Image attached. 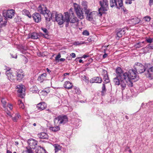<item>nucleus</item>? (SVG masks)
<instances>
[{
  "label": "nucleus",
  "mask_w": 153,
  "mask_h": 153,
  "mask_svg": "<svg viewBox=\"0 0 153 153\" xmlns=\"http://www.w3.org/2000/svg\"><path fill=\"white\" fill-rule=\"evenodd\" d=\"M81 43H79V42H76L74 43V45H79V44H81Z\"/></svg>",
  "instance_id": "nucleus-56"
},
{
  "label": "nucleus",
  "mask_w": 153,
  "mask_h": 153,
  "mask_svg": "<svg viewBox=\"0 0 153 153\" xmlns=\"http://www.w3.org/2000/svg\"><path fill=\"white\" fill-rule=\"evenodd\" d=\"M106 91V89L105 88V85L104 83L102 84V91L101 92V95L104 96L105 95Z\"/></svg>",
  "instance_id": "nucleus-29"
},
{
  "label": "nucleus",
  "mask_w": 153,
  "mask_h": 153,
  "mask_svg": "<svg viewBox=\"0 0 153 153\" xmlns=\"http://www.w3.org/2000/svg\"><path fill=\"white\" fill-rule=\"evenodd\" d=\"M37 153H47V151L43 147H40V148L37 150Z\"/></svg>",
  "instance_id": "nucleus-34"
},
{
  "label": "nucleus",
  "mask_w": 153,
  "mask_h": 153,
  "mask_svg": "<svg viewBox=\"0 0 153 153\" xmlns=\"http://www.w3.org/2000/svg\"><path fill=\"white\" fill-rule=\"evenodd\" d=\"M116 76L119 77L120 79L126 80L127 76V72H123L122 68L120 67H117L115 71Z\"/></svg>",
  "instance_id": "nucleus-6"
},
{
  "label": "nucleus",
  "mask_w": 153,
  "mask_h": 153,
  "mask_svg": "<svg viewBox=\"0 0 153 153\" xmlns=\"http://www.w3.org/2000/svg\"><path fill=\"white\" fill-rule=\"evenodd\" d=\"M88 61L90 63L91 62H92L93 61V60L92 58H90L89 59Z\"/></svg>",
  "instance_id": "nucleus-64"
},
{
  "label": "nucleus",
  "mask_w": 153,
  "mask_h": 153,
  "mask_svg": "<svg viewBox=\"0 0 153 153\" xmlns=\"http://www.w3.org/2000/svg\"><path fill=\"white\" fill-rule=\"evenodd\" d=\"M38 137L41 139H48L49 137L48 134L44 132H41L40 134H38Z\"/></svg>",
  "instance_id": "nucleus-24"
},
{
  "label": "nucleus",
  "mask_w": 153,
  "mask_h": 153,
  "mask_svg": "<svg viewBox=\"0 0 153 153\" xmlns=\"http://www.w3.org/2000/svg\"><path fill=\"white\" fill-rule=\"evenodd\" d=\"M32 17L33 18V20L36 23H39L41 20V15L38 13H34L32 15Z\"/></svg>",
  "instance_id": "nucleus-16"
},
{
  "label": "nucleus",
  "mask_w": 153,
  "mask_h": 153,
  "mask_svg": "<svg viewBox=\"0 0 153 153\" xmlns=\"http://www.w3.org/2000/svg\"><path fill=\"white\" fill-rule=\"evenodd\" d=\"M122 79V80L120 79L119 77L116 76L114 78L113 81L115 85H120L121 89L123 91L125 89L127 82L126 81V79L124 80L123 79Z\"/></svg>",
  "instance_id": "nucleus-5"
},
{
  "label": "nucleus",
  "mask_w": 153,
  "mask_h": 153,
  "mask_svg": "<svg viewBox=\"0 0 153 153\" xmlns=\"http://www.w3.org/2000/svg\"><path fill=\"white\" fill-rule=\"evenodd\" d=\"M74 7L76 14L77 17L80 19H82L84 18L83 9L80 7V6L76 3L74 4Z\"/></svg>",
  "instance_id": "nucleus-8"
},
{
  "label": "nucleus",
  "mask_w": 153,
  "mask_h": 153,
  "mask_svg": "<svg viewBox=\"0 0 153 153\" xmlns=\"http://www.w3.org/2000/svg\"><path fill=\"white\" fill-rule=\"evenodd\" d=\"M147 48L149 49H152L153 48V46H151L150 45L147 46Z\"/></svg>",
  "instance_id": "nucleus-58"
},
{
  "label": "nucleus",
  "mask_w": 153,
  "mask_h": 153,
  "mask_svg": "<svg viewBox=\"0 0 153 153\" xmlns=\"http://www.w3.org/2000/svg\"><path fill=\"white\" fill-rule=\"evenodd\" d=\"M102 71L104 74L103 79H104V81L106 82V83L109 82L110 80L107 71L104 69Z\"/></svg>",
  "instance_id": "nucleus-20"
},
{
  "label": "nucleus",
  "mask_w": 153,
  "mask_h": 153,
  "mask_svg": "<svg viewBox=\"0 0 153 153\" xmlns=\"http://www.w3.org/2000/svg\"><path fill=\"white\" fill-rule=\"evenodd\" d=\"M38 11L40 13L43 14L45 19V20H46L47 18L49 17L48 14L50 13V12L47 10V8L45 7L44 9H43L42 7V6L40 5L37 9Z\"/></svg>",
  "instance_id": "nucleus-10"
},
{
  "label": "nucleus",
  "mask_w": 153,
  "mask_h": 153,
  "mask_svg": "<svg viewBox=\"0 0 153 153\" xmlns=\"http://www.w3.org/2000/svg\"><path fill=\"white\" fill-rule=\"evenodd\" d=\"M79 20L76 17H74L73 18H71L70 20V22L71 23H76L78 24Z\"/></svg>",
  "instance_id": "nucleus-28"
},
{
  "label": "nucleus",
  "mask_w": 153,
  "mask_h": 153,
  "mask_svg": "<svg viewBox=\"0 0 153 153\" xmlns=\"http://www.w3.org/2000/svg\"><path fill=\"white\" fill-rule=\"evenodd\" d=\"M108 56V54L106 53H105L103 55L102 57L104 59L107 57Z\"/></svg>",
  "instance_id": "nucleus-55"
},
{
  "label": "nucleus",
  "mask_w": 153,
  "mask_h": 153,
  "mask_svg": "<svg viewBox=\"0 0 153 153\" xmlns=\"http://www.w3.org/2000/svg\"><path fill=\"white\" fill-rule=\"evenodd\" d=\"M65 59L64 58H61L59 59V61H60L63 62L65 61Z\"/></svg>",
  "instance_id": "nucleus-60"
},
{
  "label": "nucleus",
  "mask_w": 153,
  "mask_h": 153,
  "mask_svg": "<svg viewBox=\"0 0 153 153\" xmlns=\"http://www.w3.org/2000/svg\"><path fill=\"white\" fill-rule=\"evenodd\" d=\"M64 18L63 17V23L64 22H70V17L69 14L68 12L64 13Z\"/></svg>",
  "instance_id": "nucleus-22"
},
{
  "label": "nucleus",
  "mask_w": 153,
  "mask_h": 153,
  "mask_svg": "<svg viewBox=\"0 0 153 153\" xmlns=\"http://www.w3.org/2000/svg\"><path fill=\"white\" fill-rule=\"evenodd\" d=\"M48 92L47 91L44 90L42 91L40 93V94L44 96L47 95Z\"/></svg>",
  "instance_id": "nucleus-38"
},
{
  "label": "nucleus",
  "mask_w": 153,
  "mask_h": 153,
  "mask_svg": "<svg viewBox=\"0 0 153 153\" xmlns=\"http://www.w3.org/2000/svg\"><path fill=\"white\" fill-rule=\"evenodd\" d=\"M27 152L28 153H33V152L31 149H28L27 150Z\"/></svg>",
  "instance_id": "nucleus-54"
},
{
  "label": "nucleus",
  "mask_w": 153,
  "mask_h": 153,
  "mask_svg": "<svg viewBox=\"0 0 153 153\" xmlns=\"http://www.w3.org/2000/svg\"><path fill=\"white\" fill-rule=\"evenodd\" d=\"M53 146L54 148V150L55 153L61 150V147L58 144H54Z\"/></svg>",
  "instance_id": "nucleus-27"
},
{
  "label": "nucleus",
  "mask_w": 153,
  "mask_h": 153,
  "mask_svg": "<svg viewBox=\"0 0 153 153\" xmlns=\"http://www.w3.org/2000/svg\"><path fill=\"white\" fill-rule=\"evenodd\" d=\"M130 21L132 23V24L135 25L139 22L140 19L135 17L134 18H131Z\"/></svg>",
  "instance_id": "nucleus-26"
},
{
  "label": "nucleus",
  "mask_w": 153,
  "mask_h": 153,
  "mask_svg": "<svg viewBox=\"0 0 153 153\" xmlns=\"http://www.w3.org/2000/svg\"><path fill=\"white\" fill-rule=\"evenodd\" d=\"M27 143L30 149H34L37 145L38 142L35 139L31 138L28 140Z\"/></svg>",
  "instance_id": "nucleus-13"
},
{
  "label": "nucleus",
  "mask_w": 153,
  "mask_h": 153,
  "mask_svg": "<svg viewBox=\"0 0 153 153\" xmlns=\"http://www.w3.org/2000/svg\"><path fill=\"white\" fill-rule=\"evenodd\" d=\"M123 0H122V2H119L118 0H110V5L112 7L115 6L117 8L120 9V7H121L122 9L124 10V7L123 6Z\"/></svg>",
  "instance_id": "nucleus-9"
},
{
  "label": "nucleus",
  "mask_w": 153,
  "mask_h": 153,
  "mask_svg": "<svg viewBox=\"0 0 153 153\" xmlns=\"http://www.w3.org/2000/svg\"><path fill=\"white\" fill-rule=\"evenodd\" d=\"M138 73L137 71L133 69H130L128 72H127V76L126 77V81L127 82H130L131 84L129 85V86L132 87L133 85V83L131 82V79H137L138 78L137 74Z\"/></svg>",
  "instance_id": "nucleus-3"
},
{
  "label": "nucleus",
  "mask_w": 153,
  "mask_h": 153,
  "mask_svg": "<svg viewBox=\"0 0 153 153\" xmlns=\"http://www.w3.org/2000/svg\"><path fill=\"white\" fill-rule=\"evenodd\" d=\"M17 88H18V89H21V88H23V85H18L16 86Z\"/></svg>",
  "instance_id": "nucleus-47"
},
{
  "label": "nucleus",
  "mask_w": 153,
  "mask_h": 153,
  "mask_svg": "<svg viewBox=\"0 0 153 153\" xmlns=\"http://www.w3.org/2000/svg\"><path fill=\"white\" fill-rule=\"evenodd\" d=\"M24 57H25V63H27L28 62V59L25 56H24Z\"/></svg>",
  "instance_id": "nucleus-61"
},
{
  "label": "nucleus",
  "mask_w": 153,
  "mask_h": 153,
  "mask_svg": "<svg viewBox=\"0 0 153 153\" xmlns=\"http://www.w3.org/2000/svg\"><path fill=\"white\" fill-rule=\"evenodd\" d=\"M16 79L19 81L21 80L24 77V73L22 70H19L16 72Z\"/></svg>",
  "instance_id": "nucleus-14"
},
{
  "label": "nucleus",
  "mask_w": 153,
  "mask_h": 153,
  "mask_svg": "<svg viewBox=\"0 0 153 153\" xmlns=\"http://www.w3.org/2000/svg\"><path fill=\"white\" fill-rule=\"evenodd\" d=\"M22 13L23 14L26 15L29 18H30L31 17V15L30 13V12L27 10H24L22 11Z\"/></svg>",
  "instance_id": "nucleus-30"
},
{
  "label": "nucleus",
  "mask_w": 153,
  "mask_h": 153,
  "mask_svg": "<svg viewBox=\"0 0 153 153\" xmlns=\"http://www.w3.org/2000/svg\"><path fill=\"white\" fill-rule=\"evenodd\" d=\"M41 34H42L44 36V37L45 38H48V36H46V35L45 34V35L44 34H42V33H41Z\"/></svg>",
  "instance_id": "nucleus-59"
},
{
  "label": "nucleus",
  "mask_w": 153,
  "mask_h": 153,
  "mask_svg": "<svg viewBox=\"0 0 153 153\" xmlns=\"http://www.w3.org/2000/svg\"><path fill=\"white\" fill-rule=\"evenodd\" d=\"M116 32L117 36L116 37L117 39H118L121 37L126 33L125 30L124 28L120 29L117 30Z\"/></svg>",
  "instance_id": "nucleus-15"
},
{
  "label": "nucleus",
  "mask_w": 153,
  "mask_h": 153,
  "mask_svg": "<svg viewBox=\"0 0 153 153\" xmlns=\"http://www.w3.org/2000/svg\"><path fill=\"white\" fill-rule=\"evenodd\" d=\"M15 11L11 9L7 10H4L3 11V15L5 18H12L14 15Z\"/></svg>",
  "instance_id": "nucleus-11"
},
{
  "label": "nucleus",
  "mask_w": 153,
  "mask_h": 153,
  "mask_svg": "<svg viewBox=\"0 0 153 153\" xmlns=\"http://www.w3.org/2000/svg\"><path fill=\"white\" fill-rule=\"evenodd\" d=\"M66 22V24H65V27H67L69 26V23L70 22Z\"/></svg>",
  "instance_id": "nucleus-63"
},
{
  "label": "nucleus",
  "mask_w": 153,
  "mask_h": 153,
  "mask_svg": "<svg viewBox=\"0 0 153 153\" xmlns=\"http://www.w3.org/2000/svg\"><path fill=\"white\" fill-rule=\"evenodd\" d=\"M5 69L6 70L5 72V74L7 76L8 79L10 81L13 79L14 76L13 73L10 70V68L7 66H5Z\"/></svg>",
  "instance_id": "nucleus-12"
},
{
  "label": "nucleus",
  "mask_w": 153,
  "mask_h": 153,
  "mask_svg": "<svg viewBox=\"0 0 153 153\" xmlns=\"http://www.w3.org/2000/svg\"><path fill=\"white\" fill-rule=\"evenodd\" d=\"M18 104L19 105V106L20 108H21L23 109H24L25 108V106L21 100H19L18 101Z\"/></svg>",
  "instance_id": "nucleus-35"
},
{
  "label": "nucleus",
  "mask_w": 153,
  "mask_h": 153,
  "mask_svg": "<svg viewBox=\"0 0 153 153\" xmlns=\"http://www.w3.org/2000/svg\"><path fill=\"white\" fill-rule=\"evenodd\" d=\"M99 3L101 7L98 9V15L100 16H101L103 13V11L104 12L108 10V0H103L102 1H100Z\"/></svg>",
  "instance_id": "nucleus-4"
},
{
  "label": "nucleus",
  "mask_w": 153,
  "mask_h": 153,
  "mask_svg": "<svg viewBox=\"0 0 153 153\" xmlns=\"http://www.w3.org/2000/svg\"><path fill=\"white\" fill-rule=\"evenodd\" d=\"M12 119L14 121L16 122L18 118H17L16 117V116H15L12 118Z\"/></svg>",
  "instance_id": "nucleus-53"
},
{
  "label": "nucleus",
  "mask_w": 153,
  "mask_h": 153,
  "mask_svg": "<svg viewBox=\"0 0 153 153\" xmlns=\"http://www.w3.org/2000/svg\"><path fill=\"white\" fill-rule=\"evenodd\" d=\"M68 121V118L66 115H60L54 118V122L55 124L59 123V124H65Z\"/></svg>",
  "instance_id": "nucleus-7"
},
{
  "label": "nucleus",
  "mask_w": 153,
  "mask_h": 153,
  "mask_svg": "<svg viewBox=\"0 0 153 153\" xmlns=\"http://www.w3.org/2000/svg\"><path fill=\"white\" fill-rule=\"evenodd\" d=\"M72 83L69 81H66L64 84V87L68 89H71L73 87Z\"/></svg>",
  "instance_id": "nucleus-23"
},
{
  "label": "nucleus",
  "mask_w": 153,
  "mask_h": 153,
  "mask_svg": "<svg viewBox=\"0 0 153 153\" xmlns=\"http://www.w3.org/2000/svg\"><path fill=\"white\" fill-rule=\"evenodd\" d=\"M133 0H126L125 3L126 4H131Z\"/></svg>",
  "instance_id": "nucleus-43"
},
{
  "label": "nucleus",
  "mask_w": 153,
  "mask_h": 153,
  "mask_svg": "<svg viewBox=\"0 0 153 153\" xmlns=\"http://www.w3.org/2000/svg\"><path fill=\"white\" fill-rule=\"evenodd\" d=\"M21 48L22 49L24 50V51H26L27 49V47L25 46H22Z\"/></svg>",
  "instance_id": "nucleus-48"
},
{
  "label": "nucleus",
  "mask_w": 153,
  "mask_h": 153,
  "mask_svg": "<svg viewBox=\"0 0 153 153\" xmlns=\"http://www.w3.org/2000/svg\"><path fill=\"white\" fill-rule=\"evenodd\" d=\"M46 73H43L40 75L38 77V80L40 82H43L44 80L46 79Z\"/></svg>",
  "instance_id": "nucleus-21"
},
{
  "label": "nucleus",
  "mask_w": 153,
  "mask_h": 153,
  "mask_svg": "<svg viewBox=\"0 0 153 153\" xmlns=\"http://www.w3.org/2000/svg\"><path fill=\"white\" fill-rule=\"evenodd\" d=\"M36 107L39 110H43L46 108L47 105L44 102H41L37 105Z\"/></svg>",
  "instance_id": "nucleus-18"
},
{
  "label": "nucleus",
  "mask_w": 153,
  "mask_h": 153,
  "mask_svg": "<svg viewBox=\"0 0 153 153\" xmlns=\"http://www.w3.org/2000/svg\"><path fill=\"white\" fill-rule=\"evenodd\" d=\"M29 37L32 39H39L40 37L38 33L33 32L29 34Z\"/></svg>",
  "instance_id": "nucleus-19"
},
{
  "label": "nucleus",
  "mask_w": 153,
  "mask_h": 153,
  "mask_svg": "<svg viewBox=\"0 0 153 153\" xmlns=\"http://www.w3.org/2000/svg\"><path fill=\"white\" fill-rule=\"evenodd\" d=\"M94 12H90V9L87 10V13H85L86 15V18L89 21H91L93 20V14Z\"/></svg>",
  "instance_id": "nucleus-17"
},
{
  "label": "nucleus",
  "mask_w": 153,
  "mask_h": 153,
  "mask_svg": "<svg viewBox=\"0 0 153 153\" xmlns=\"http://www.w3.org/2000/svg\"><path fill=\"white\" fill-rule=\"evenodd\" d=\"M14 21L16 22H20L21 21V19L19 16H17L14 19Z\"/></svg>",
  "instance_id": "nucleus-36"
},
{
  "label": "nucleus",
  "mask_w": 153,
  "mask_h": 153,
  "mask_svg": "<svg viewBox=\"0 0 153 153\" xmlns=\"http://www.w3.org/2000/svg\"><path fill=\"white\" fill-rule=\"evenodd\" d=\"M87 4V2L85 1H83L82 2V5L83 7L85 13H87V10L89 9L88 8Z\"/></svg>",
  "instance_id": "nucleus-25"
},
{
  "label": "nucleus",
  "mask_w": 153,
  "mask_h": 153,
  "mask_svg": "<svg viewBox=\"0 0 153 153\" xmlns=\"http://www.w3.org/2000/svg\"><path fill=\"white\" fill-rule=\"evenodd\" d=\"M94 79L95 80V83H100L102 82V79L101 77L99 76H96L94 77Z\"/></svg>",
  "instance_id": "nucleus-33"
},
{
  "label": "nucleus",
  "mask_w": 153,
  "mask_h": 153,
  "mask_svg": "<svg viewBox=\"0 0 153 153\" xmlns=\"http://www.w3.org/2000/svg\"><path fill=\"white\" fill-rule=\"evenodd\" d=\"M49 17L47 18L46 21L48 22L50 21L52 19V18H54L55 20L59 25H62L63 23V16L61 13H58L56 11H52L51 13V12L48 14Z\"/></svg>",
  "instance_id": "nucleus-2"
},
{
  "label": "nucleus",
  "mask_w": 153,
  "mask_h": 153,
  "mask_svg": "<svg viewBox=\"0 0 153 153\" xmlns=\"http://www.w3.org/2000/svg\"><path fill=\"white\" fill-rule=\"evenodd\" d=\"M1 102L4 105H5L6 103V102L4 99L2 100H1Z\"/></svg>",
  "instance_id": "nucleus-57"
},
{
  "label": "nucleus",
  "mask_w": 153,
  "mask_h": 153,
  "mask_svg": "<svg viewBox=\"0 0 153 153\" xmlns=\"http://www.w3.org/2000/svg\"><path fill=\"white\" fill-rule=\"evenodd\" d=\"M70 74L69 73H64V74H63V76H66V75H68Z\"/></svg>",
  "instance_id": "nucleus-62"
},
{
  "label": "nucleus",
  "mask_w": 153,
  "mask_h": 153,
  "mask_svg": "<svg viewBox=\"0 0 153 153\" xmlns=\"http://www.w3.org/2000/svg\"><path fill=\"white\" fill-rule=\"evenodd\" d=\"M7 23V22L6 21V20H5V21H4V23H1V27H2L5 26L6 25Z\"/></svg>",
  "instance_id": "nucleus-46"
},
{
  "label": "nucleus",
  "mask_w": 153,
  "mask_h": 153,
  "mask_svg": "<svg viewBox=\"0 0 153 153\" xmlns=\"http://www.w3.org/2000/svg\"><path fill=\"white\" fill-rule=\"evenodd\" d=\"M82 34L83 35L88 36L89 35V32L87 30H85L82 32Z\"/></svg>",
  "instance_id": "nucleus-40"
},
{
  "label": "nucleus",
  "mask_w": 153,
  "mask_h": 153,
  "mask_svg": "<svg viewBox=\"0 0 153 153\" xmlns=\"http://www.w3.org/2000/svg\"><path fill=\"white\" fill-rule=\"evenodd\" d=\"M41 28L43 32L45 33L46 35L48 36V34L49 33L48 30L46 28L42 27H41Z\"/></svg>",
  "instance_id": "nucleus-37"
},
{
  "label": "nucleus",
  "mask_w": 153,
  "mask_h": 153,
  "mask_svg": "<svg viewBox=\"0 0 153 153\" xmlns=\"http://www.w3.org/2000/svg\"><path fill=\"white\" fill-rule=\"evenodd\" d=\"M89 78L86 76L84 75L83 76V80L86 83H88L89 82Z\"/></svg>",
  "instance_id": "nucleus-42"
},
{
  "label": "nucleus",
  "mask_w": 153,
  "mask_h": 153,
  "mask_svg": "<svg viewBox=\"0 0 153 153\" xmlns=\"http://www.w3.org/2000/svg\"><path fill=\"white\" fill-rule=\"evenodd\" d=\"M10 55L11 56L12 58H17V55L15 54V56H14L12 54H10Z\"/></svg>",
  "instance_id": "nucleus-52"
},
{
  "label": "nucleus",
  "mask_w": 153,
  "mask_h": 153,
  "mask_svg": "<svg viewBox=\"0 0 153 153\" xmlns=\"http://www.w3.org/2000/svg\"><path fill=\"white\" fill-rule=\"evenodd\" d=\"M70 56L73 58H74L76 57L75 54L73 53H71L70 54Z\"/></svg>",
  "instance_id": "nucleus-51"
},
{
  "label": "nucleus",
  "mask_w": 153,
  "mask_h": 153,
  "mask_svg": "<svg viewBox=\"0 0 153 153\" xmlns=\"http://www.w3.org/2000/svg\"><path fill=\"white\" fill-rule=\"evenodd\" d=\"M144 20L147 22H149L150 20V18L148 16H146L144 18Z\"/></svg>",
  "instance_id": "nucleus-44"
},
{
  "label": "nucleus",
  "mask_w": 153,
  "mask_h": 153,
  "mask_svg": "<svg viewBox=\"0 0 153 153\" xmlns=\"http://www.w3.org/2000/svg\"><path fill=\"white\" fill-rule=\"evenodd\" d=\"M153 4V0H149V5L151 6Z\"/></svg>",
  "instance_id": "nucleus-50"
},
{
  "label": "nucleus",
  "mask_w": 153,
  "mask_h": 153,
  "mask_svg": "<svg viewBox=\"0 0 153 153\" xmlns=\"http://www.w3.org/2000/svg\"><path fill=\"white\" fill-rule=\"evenodd\" d=\"M25 89L24 88H21V89H19L17 90V92L19 93H22V91H25Z\"/></svg>",
  "instance_id": "nucleus-45"
},
{
  "label": "nucleus",
  "mask_w": 153,
  "mask_h": 153,
  "mask_svg": "<svg viewBox=\"0 0 153 153\" xmlns=\"http://www.w3.org/2000/svg\"><path fill=\"white\" fill-rule=\"evenodd\" d=\"M50 129L51 131L56 132L59 130L60 128L59 126H57L56 127H50Z\"/></svg>",
  "instance_id": "nucleus-32"
},
{
  "label": "nucleus",
  "mask_w": 153,
  "mask_h": 153,
  "mask_svg": "<svg viewBox=\"0 0 153 153\" xmlns=\"http://www.w3.org/2000/svg\"><path fill=\"white\" fill-rule=\"evenodd\" d=\"M61 57V55L59 53H58L57 56L55 57V60L56 61H58L57 62L59 61V59Z\"/></svg>",
  "instance_id": "nucleus-41"
},
{
  "label": "nucleus",
  "mask_w": 153,
  "mask_h": 153,
  "mask_svg": "<svg viewBox=\"0 0 153 153\" xmlns=\"http://www.w3.org/2000/svg\"><path fill=\"white\" fill-rule=\"evenodd\" d=\"M95 80H94V77L91 79L90 80V83H94L95 82Z\"/></svg>",
  "instance_id": "nucleus-49"
},
{
  "label": "nucleus",
  "mask_w": 153,
  "mask_h": 153,
  "mask_svg": "<svg viewBox=\"0 0 153 153\" xmlns=\"http://www.w3.org/2000/svg\"><path fill=\"white\" fill-rule=\"evenodd\" d=\"M30 90L31 92L32 93H37L38 91V89L37 87L36 86H34L30 88Z\"/></svg>",
  "instance_id": "nucleus-31"
},
{
  "label": "nucleus",
  "mask_w": 153,
  "mask_h": 153,
  "mask_svg": "<svg viewBox=\"0 0 153 153\" xmlns=\"http://www.w3.org/2000/svg\"><path fill=\"white\" fill-rule=\"evenodd\" d=\"M134 68L138 73L142 74L145 72L147 77L151 79H153V66L151 64H145L144 66L140 63L137 62L134 65Z\"/></svg>",
  "instance_id": "nucleus-1"
},
{
  "label": "nucleus",
  "mask_w": 153,
  "mask_h": 153,
  "mask_svg": "<svg viewBox=\"0 0 153 153\" xmlns=\"http://www.w3.org/2000/svg\"><path fill=\"white\" fill-rule=\"evenodd\" d=\"M146 40L148 43H151L153 41V39L150 37L146 38Z\"/></svg>",
  "instance_id": "nucleus-39"
}]
</instances>
